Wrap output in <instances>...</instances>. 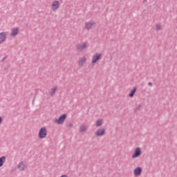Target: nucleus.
Returning a JSON list of instances; mask_svg holds the SVG:
<instances>
[{
	"instance_id": "nucleus-1",
	"label": "nucleus",
	"mask_w": 177,
	"mask_h": 177,
	"mask_svg": "<svg viewBox=\"0 0 177 177\" xmlns=\"http://www.w3.org/2000/svg\"><path fill=\"white\" fill-rule=\"evenodd\" d=\"M46 135H48V130H46V128L45 127H41L39 131V139H45Z\"/></svg>"
},
{
	"instance_id": "nucleus-2",
	"label": "nucleus",
	"mask_w": 177,
	"mask_h": 177,
	"mask_svg": "<svg viewBox=\"0 0 177 177\" xmlns=\"http://www.w3.org/2000/svg\"><path fill=\"white\" fill-rule=\"evenodd\" d=\"M66 117H67V115H66V113H64V114L61 115L58 119H55V122H56L57 124H59L60 125V124H63V122H64V120H66Z\"/></svg>"
},
{
	"instance_id": "nucleus-3",
	"label": "nucleus",
	"mask_w": 177,
	"mask_h": 177,
	"mask_svg": "<svg viewBox=\"0 0 177 177\" xmlns=\"http://www.w3.org/2000/svg\"><path fill=\"white\" fill-rule=\"evenodd\" d=\"M86 46H88V45L86 42H81L77 44L76 48L77 50L82 52V50H85V49H86Z\"/></svg>"
},
{
	"instance_id": "nucleus-4",
	"label": "nucleus",
	"mask_w": 177,
	"mask_h": 177,
	"mask_svg": "<svg viewBox=\"0 0 177 177\" xmlns=\"http://www.w3.org/2000/svg\"><path fill=\"white\" fill-rule=\"evenodd\" d=\"M102 57V54L96 53L92 57L91 63L95 64L97 62V60H100V57Z\"/></svg>"
},
{
	"instance_id": "nucleus-5",
	"label": "nucleus",
	"mask_w": 177,
	"mask_h": 177,
	"mask_svg": "<svg viewBox=\"0 0 177 177\" xmlns=\"http://www.w3.org/2000/svg\"><path fill=\"white\" fill-rule=\"evenodd\" d=\"M86 63V57H83L79 59L78 66L79 67H84V64Z\"/></svg>"
},
{
	"instance_id": "nucleus-6",
	"label": "nucleus",
	"mask_w": 177,
	"mask_h": 177,
	"mask_svg": "<svg viewBox=\"0 0 177 177\" xmlns=\"http://www.w3.org/2000/svg\"><path fill=\"white\" fill-rule=\"evenodd\" d=\"M141 154L140 148L137 147L135 149L134 153L132 155V158H136L137 157H139Z\"/></svg>"
},
{
	"instance_id": "nucleus-7",
	"label": "nucleus",
	"mask_w": 177,
	"mask_h": 177,
	"mask_svg": "<svg viewBox=\"0 0 177 177\" xmlns=\"http://www.w3.org/2000/svg\"><path fill=\"white\" fill-rule=\"evenodd\" d=\"M133 174L134 176H140V174H142V168L140 167H136L134 169Z\"/></svg>"
},
{
	"instance_id": "nucleus-8",
	"label": "nucleus",
	"mask_w": 177,
	"mask_h": 177,
	"mask_svg": "<svg viewBox=\"0 0 177 177\" xmlns=\"http://www.w3.org/2000/svg\"><path fill=\"white\" fill-rule=\"evenodd\" d=\"M6 40V32H0V44H3Z\"/></svg>"
},
{
	"instance_id": "nucleus-9",
	"label": "nucleus",
	"mask_w": 177,
	"mask_h": 177,
	"mask_svg": "<svg viewBox=\"0 0 177 177\" xmlns=\"http://www.w3.org/2000/svg\"><path fill=\"white\" fill-rule=\"evenodd\" d=\"M105 132L106 131L104 130V129H98L97 131L95 133V135L96 136H103Z\"/></svg>"
},
{
	"instance_id": "nucleus-10",
	"label": "nucleus",
	"mask_w": 177,
	"mask_h": 177,
	"mask_svg": "<svg viewBox=\"0 0 177 177\" xmlns=\"http://www.w3.org/2000/svg\"><path fill=\"white\" fill-rule=\"evenodd\" d=\"M59 7H60V4L57 1H55L52 3V10H57V9H59Z\"/></svg>"
},
{
	"instance_id": "nucleus-11",
	"label": "nucleus",
	"mask_w": 177,
	"mask_h": 177,
	"mask_svg": "<svg viewBox=\"0 0 177 177\" xmlns=\"http://www.w3.org/2000/svg\"><path fill=\"white\" fill-rule=\"evenodd\" d=\"M94 24L95 22L93 21L86 22L85 25V28H86V30H92V27H93Z\"/></svg>"
},
{
	"instance_id": "nucleus-12",
	"label": "nucleus",
	"mask_w": 177,
	"mask_h": 177,
	"mask_svg": "<svg viewBox=\"0 0 177 177\" xmlns=\"http://www.w3.org/2000/svg\"><path fill=\"white\" fill-rule=\"evenodd\" d=\"M27 168V165L24 164V162H20L18 164V169H20V171H24V169H26Z\"/></svg>"
},
{
	"instance_id": "nucleus-13",
	"label": "nucleus",
	"mask_w": 177,
	"mask_h": 177,
	"mask_svg": "<svg viewBox=\"0 0 177 177\" xmlns=\"http://www.w3.org/2000/svg\"><path fill=\"white\" fill-rule=\"evenodd\" d=\"M19 34V28H16L11 30V37H16Z\"/></svg>"
},
{
	"instance_id": "nucleus-14",
	"label": "nucleus",
	"mask_w": 177,
	"mask_h": 177,
	"mask_svg": "<svg viewBox=\"0 0 177 177\" xmlns=\"http://www.w3.org/2000/svg\"><path fill=\"white\" fill-rule=\"evenodd\" d=\"M5 161H6V157L2 156L0 158V167H3V164H5Z\"/></svg>"
},
{
	"instance_id": "nucleus-15",
	"label": "nucleus",
	"mask_w": 177,
	"mask_h": 177,
	"mask_svg": "<svg viewBox=\"0 0 177 177\" xmlns=\"http://www.w3.org/2000/svg\"><path fill=\"white\" fill-rule=\"evenodd\" d=\"M136 92V87H133V88L131 90V93L129 95V97H133V95H135Z\"/></svg>"
},
{
	"instance_id": "nucleus-16",
	"label": "nucleus",
	"mask_w": 177,
	"mask_h": 177,
	"mask_svg": "<svg viewBox=\"0 0 177 177\" xmlns=\"http://www.w3.org/2000/svg\"><path fill=\"white\" fill-rule=\"evenodd\" d=\"M56 91H57V86H55L54 88H51V91L50 92V96H54L55 93H56Z\"/></svg>"
},
{
	"instance_id": "nucleus-17",
	"label": "nucleus",
	"mask_w": 177,
	"mask_h": 177,
	"mask_svg": "<svg viewBox=\"0 0 177 177\" xmlns=\"http://www.w3.org/2000/svg\"><path fill=\"white\" fill-rule=\"evenodd\" d=\"M102 120L100 119L96 121L95 125L96 127H100L102 126Z\"/></svg>"
},
{
	"instance_id": "nucleus-18",
	"label": "nucleus",
	"mask_w": 177,
	"mask_h": 177,
	"mask_svg": "<svg viewBox=\"0 0 177 177\" xmlns=\"http://www.w3.org/2000/svg\"><path fill=\"white\" fill-rule=\"evenodd\" d=\"M85 131H86V128L85 127V126L82 125L80 127V132H85Z\"/></svg>"
},
{
	"instance_id": "nucleus-19",
	"label": "nucleus",
	"mask_w": 177,
	"mask_h": 177,
	"mask_svg": "<svg viewBox=\"0 0 177 177\" xmlns=\"http://www.w3.org/2000/svg\"><path fill=\"white\" fill-rule=\"evenodd\" d=\"M156 28L157 31L161 30V24H156Z\"/></svg>"
},
{
	"instance_id": "nucleus-20",
	"label": "nucleus",
	"mask_w": 177,
	"mask_h": 177,
	"mask_svg": "<svg viewBox=\"0 0 177 177\" xmlns=\"http://www.w3.org/2000/svg\"><path fill=\"white\" fill-rule=\"evenodd\" d=\"M140 107H142V105L139 104V105H138V107H136V108L134 109L135 113H136L137 111H138V110H140Z\"/></svg>"
},
{
	"instance_id": "nucleus-21",
	"label": "nucleus",
	"mask_w": 177,
	"mask_h": 177,
	"mask_svg": "<svg viewBox=\"0 0 177 177\" xmlns=\"http://www.w3.org/2000/svg\"><path fill=\"white\" fill-rule=\"evenodd\" d=\"M7 58H8V56L4 57L2 59L1 62H5L6 59H7Z\"/></svg>"
},
{
	"instance_id": "nucleus-22",
	"label": "nucleus",
	"mask_w": 177,
	"mask_h": 177,
	"mask_svg": "<svg viewBox=\"0 0 177 177\" xmlns=\"http://www.w3.org/2000/svg\"><path fill=\"white\" fill-rule=\"evenodd\" d=\"M68 127L69 128H73V124H69L68 125Z\"/></svg>"
},
{
	"instance_id": "nucleus-23",
	"label": "nucleus",
	"mask_w": 177,
	"mask_h": 177,
	"mask_svg": "<svg viewBox=\"0 0 177 177\" xmlns=\"http://www.w3.org/2000/svg\"><path fill=\"white\" fill-rule=\"evenodd\" d=\"M148 85H149V86H153V83L149 82V83H148Z\"/></svg>"
},
{
	"instance_id": "nucleus-24",
	"label": "nucleus",
	"mask_w": 177,
	"mask_h": 177,
	"mask_svg": "<svg viewBox=\"0 0 177 177\" xmlns=\"http://www.w3.org/2000/svg\"><path fill=\"white\" fill-rule=\"evenodd\" d=\"M1 122H2V118L1 117H0V124H1Z\"/></svg>"
},
{
	"instance_id": "nucleus-25",
	"label": "nucleus",
	"mask_w": 177,
	"mask_h": 177,
	"mask_svg": "<svg viewBox=\"0 0 177 177\" xmlns=\"http://www.w3.org/2000/svg\"><path fill=\"white\" fill-rule=\"evenodd\" d=\"M145 2H147V0H144L143 1V3H145Z\"/></svg>"
}]
</instances>
